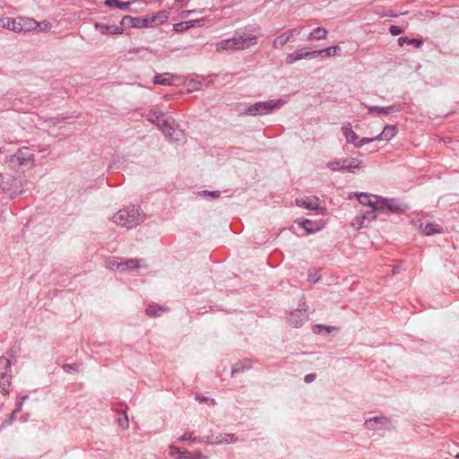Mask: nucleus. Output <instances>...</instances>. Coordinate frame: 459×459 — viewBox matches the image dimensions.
Instances as JSON below:
<instances>
[{"mask_svg":"<svg viewBox=\"0 0 459 459\" xmlns=\"http://www.w3.org/2000/svg\"><path fill=\"white\" fill-rule=\"evenodd\" d=\"M257 42V38L250 29H238L232 38L221 40L217 44V49L240 50L246 49Z\"/></svg>","mask_w":459,"mask_h":459,"instance_id":"nucleus-1","label":"nucleus"},{"mask_svg":"<svg viewBox=\"0 0 459 459\" xmlns=\"http://www.w3.org/2000/svg\"><path fill=\"white\" fill-rule=\"evenodd\" d=\"M145 219V214L140 210L139 207L135 205H129L123 209H120L117 213L113 216V221L120 226L126 227L127 229H132L141 222H143Z\"/></svg>","mask_w":459,"mask_h":459,"instance_id":"nucleus-2","label":"nucleus"},{"mask_svg":"<svg viewBox=\"0 0 459 459\" xmlns=\"http://www.w3.org/2000/svg\"><path fill=\"white\" fill-rule=\"evenodd\" d=\"M376 204L374 212L382 214H403L408 206L402 204L396 198H385L382 196H375Z\"/></svg>","mask_w":459,"mask_h":459,"instance_id":"nucleus-3","label":"nucleus"},{"mask_svg":"<svg viewBox=\"0 0 459 459\" xmlns=\"http://www.w3.org/2000/svg\"><path fill=\"white\" fill-rule=\"evenodd\" d=\"M5 162L13 169L30 168L34 164V153L29 147H22L14 154L6 156Z\"/></svg>","mask_w":459,"mask_h":459,"instance_id":"nucleus-4","label":"nucleus"},{"mask_svg":"<svg viewBox=\"0 0 459 459\" xmlns=\"http://www.w3.org/2000/svg\"><path fill=\"white\" fill-rule=\"evenodd\" d=\"M149 120L155 124L160 129H161L163 134L169 137L171 141H178V136H173V134H176V129L173 123L169 118L165 117L164 113L151 111L149 114Z\"/></svg>","mask_w":459,"mask_h":459,"instance_id":"nucleus-5","label":"nucleus"},{"mask_svg":"<svg viewBox=\"0 0 459 459\" xmlns=\"http://www.w3.org/2000/svg\"><path fill=\"white\" fill-rule=\"evenodd\" d=\"M282 100H271L268 101H259L253 105H250L245 111V115L248 116H263L273 112L281 107Z\"/></svg>","mask_w":459,"mask_h":459,"instance_id":"nucleus-6","label":"nucleus"},{"mask_svg":"<svg viewBox=\"0 0 459 459\" xmlns=\"http://www.w3.org/2000/svg\"><path fill=\"white\" fill-rule=\"evenodd\" d=\"M120 24L123 28H149L151 27L149 22V16H138L133 17L130 15H126L122 18Z\"/></svg>","mask_w":459,"mask_h":459,"instance_id":"nucleus-7","label":"nucleus"},{"mask_svg":"<svg viewBox=\"0 0 459 459\" xmlns=\"http://www.w3.org/2000/svg\"><path fill=\"white\" fill-rule=\"evenodd\" d=\"M391 420L386 417H373L364 423L368 429H385L391 426Z\"/></svg>","mask_w":459,"mask_h":459,"instance_id":"nucleus-8","label":"nucleus"},{"mask_svg":"<svg viewBox=\"0 0 459 459\" xmlns=\"http://www.w3.org/2000/svg\"><path fill=\"white\" fill-rule=\"evenodd\" d=\"M307 318L306 309H295L287 317L289 325L295 328L300 327Z\"/></svg>","mask_w":459,"mask_h":459,"instance_id":"nucleus-9","label":"nucleus"},{"mask_svg":"<svg viewBox=\"0 0 459 459\" xmlns=\"http://www.w3.org/2000/svg\"><path fill=\"white\" fill-rule=\"evenodd\" d=\"M95 28L100 30V32L103 35H116L122 34L124 32V28L120 24V26L113 24L108 25L100 22L95 23Z\"/></svg>","mask_w":459,"mask_h":459,"instance_id":"nucleus-10","label":"nucleus"},{"mask_svg":"<svg viewBox=\"0 0 459 459\" xmlns=\"http://www.w3.org/2000/svg\"><path fill=\"white\" fill-rule=\"evenodd\" d=\"M314 58L313 50L312 51H304V49H299L294 53L287 55L285 58V62L288 65L294 64L295 62L301 59H311Z\"/></svg>","mask_w":459,"mask_h":459,"instance_id":"nucleus-11","label":"nucleus"},{"mask_svg":"<svg viewBox=\"0 0 459 459\" xmlns=\"http://www.w3.org/2000/svg\"><path fill=\"white\" fill-rule=\"evenodd\" d=\"M299 225L301 226L307 233L311 234L319 231L325 226V223L321 221H312L308 219H303L299 222Z\"/></svg>","mask_w":459,"mask_h":459,"instance_id":"nucleus-12","label":"nucleus"},{"mask_svg":"<svg viewBox=\"0 0 459 459\" xmlns=\"http://www.w3.org/2000/svg\"><path fill=\"white\" fill-rule=\"evenodd\" d=\"M0 25L3 28H6L14 32L22 31V27H21V17L14 19L11 17H4L0 19Z\"/></svg>","mask_w":459,"mask_h":459,"instance_id":"nucleus-13","label":"nucleus"},{"mask_svg":"<svg viewBox=\"0 0 459 459\" xmlns=\"http://www.w3.org/2000/svg\"><path fill=\"white\" fill-rule=\"evenodd\" d=\"M400 106L399 105H391L387 107H378V106H371L368 107V113L369 114H377L380 116H387L394 112L400 111Z\"/></svg>","mask_w":459,"mask_h":459,"instance_id":"nucleus-14","label":"nucleus"},{"mask_svg":"<svg viewBox=\"0 0 459 459\" xmlns=\"http://www.w3.org/2000/svg\"><path fill=\"white\" fill-rule=\"evenodd\" d=\"M144 262L143 259L138 258H123L124 270L123 272H129L137 270L139 268H146L147 264H143Z\"/></svg>","mask_w":459,"mask_h":459,"instance_id":"nucleus-15","label":"nucleus"},{"mask_svg":"<svg viewBox=\"0 0 459 459\" xmlns=\"http://www.w3.org/2000/svg\"><path fill=\"white\" fill-rule=\"evenodd\" d=\"M343 135L346 138L347 143L353 144L357 148V143L359 141V137L352 130L350 123L343 124L342 126Z\"/></svg>","mask_w":459,"mask_h":459,"instance_id":"nucleus-16","label":"nucleus"},{"mask_svg":"<svg viewBox=\"0 0 459 459\" xmlns=\"http://www.w3.org/2000/svg\"><path fill=\"white\" fill-rule=\"evenodd\" d=\"M341 48L339 46L330 47L325 49L313 50L314 58L317 56L330 57L341 55Z\"/></svg>","mask_w":459,"mask_h":459,"instance_id":"nucleus-17","label":"nucleus"},{"mask_svg":"<svg viewBox=\"0 0 459 459\" xmlns=\"http://www.w3.org/2000/svg\"><path fill=\"white\" fill-rule=\"evenodd\" d=\"M357 199L362 205H367L371 208V212H374V206L376 204V195H369L368 193H358L356 194Z\"/></svg>","mask_w":459,"mask_h":459,"instance_id":"nucleus-18","label":"nucleus"},{"mask_svg":"<svg viewBox=\"0 0 459 459\" xmlns=\"http://www.w3.org/2000/svg\"><path fill=\"white\" fill-rule=\"evenodd\" d=\"M397 132L398 129L395 125H387L384 127L383 131L378 135H377V138L378 140L389 141L395 136Z\"/></svg>","mask_w":459,"mask_h":459,"instance_id":"nucleus-19","label":"nucleus"},{"mask_svg":"<svg viewBox=\"0 0 459 459\" xmlns=\"http://www.w3.org/2000/svg\"><path fill=\"white\" fill-rule=\"evenodd\" d=\"M251 367H252V362L249 359H244L242 361H238L232 366L231 377H235L237 376V374H238L240 372H244L246 370H248L251 368Z\"/></svg>","mask_w":459,"mask_h":459,"instance_id":"nucleus-20","label":"nucleus"},{"mask_svg":"<svg viewBox=\"0 0 459 459\" xmlns=\"http://www.w3.org/2000/svg\"><path fill=\"white\" fill-rule=\"evenodd\" d=\"M21 27H22V31L34 30L40 27V22L32 18L21 17Z\"/></svg>","mask_w":459,"mask_h":459,"instance_id":"nucleus-21","label":"nucleus"},{"mask_svg":"<svg viewBox=\"0 0 459 459\" xmlns=\"http://www.w3.org/2000/svg\"><path fill=\"white\" fill-rule=\"evenodd\" d=\"M348 159L333 160L327 163V168L333 171H347Z\"/></svg>","mask_w":459,"mask_h":459,"instance_id":"nucleus-22","label":"nucleus"},{"mask_svg":"<svg viewBox=\"0 0 459 459\" xmlns=\"http://www.w3.org/2000/svg\"><path fill=\"white\" fill-rule=\"evenodd\" d=\"M420 229L422 230V232L426 236H432L434 234L441 233L443 231L442 227L436 223H421Z\"/></svg>","mask_w":459,"mask_h":459,"instance_id":"nucleus-23","label":"nucleus"},{"mask_svg":"<svg viewBox=\"0 0 459 459\" xmlns=\"http://www.w3.org/2000/svg\"><path fill=\"white\" fill-rule=\"evenodd\" d=\"M172 78L173 74L170 73L158 74L153 77L152 82L157 85H171Z\"/></svg>","mask_w":459,"mask_h":459,"instance_id":"nucleus-24","label":"nucleus"},{"mask_svg":"<svg viewBox=\"0 0 459 459\" xmlns=\"http://www.w3.org/2000/svg\"><path fill=\"white\" fill-rule=\"evenodd\" d=\"M327 37V30L323 27L314 29L307 36L308 40H321Z\"/></svg>","mask_w":459,"mask_h":459,"instance_id":"nucleus-25","label":"nucleus"},{"mask_svg":"<svg viewBox=\"0 0 459 459\" xmlns=\"http://www.w3.org/2000/svg\"><path fill=\"white\" fill-rule=\"evenodd\" d=\"M134 0H130L127 2H123L119 0H105L104 4L108 7H117L120 10H128L132 2Z\"/></svg>","mask_w":459,"mask_h":459,"instance_id":"nucleus-26","label":"nucleus"},{"mask_svg":"<svg viewBox=\"0 0 459 459\" xmlns=\"http://www.w3.org/2000/svg\"><path fill=\"white\" fill-rule=\"evenodd\" d=\"M169 13L168 11L163 10V11L158 12L157 13H155L152 16H149L150 25L152 26V23H154V22H158L159 24L163 23L164 22H166L169 19Z\"/></svg>","mask_w":459,"mask_h":459,"instance_id":"nucleus-27","label":"nucleus"},{"mask_svg":"<svg viewBox=\"0 0 459 459\" xmlns=\"http://www.w3.org/2000/svg\"><path fill=\"white\" fill-rule=\"evenodd\" d=\"M397 41L399 46L408 44L412 45L417 48H420L423 45V40L421 39H409L408 37H400Z\"/></svg>","mask_w":459,"mask_h":459,"instance_id":"nucleus-28","label":"nucleus"},{"mask_svg":"<svg viewBox=\"0 0 459 459\" xmlns=\"http://www.w3.org/2000/svg\"><path fill=\"white\" fill-rule=\"evenodd\" d=\"M347 171L352 174H356V169L363 167L362 160L357 158L348 159V162L346 163Z\"/></svg>","mask_w":459,"mask_h":459,"instance_id":"nucleus-29","label":"nucleus"},{"mask_svg":"<svg viewBox=\"0 0 459 459\" xmlns=\"http://www.w3.org/2000/svg\"><path fill=\"white\" fill-rule=\"evenodd\" d=\"M238 440V437L235 436V434H224V435H219L216 437V444H230L236 442Z\"/></svg>","mask_w":459,"mask_h":459,"instance_id":"nucleus-30","label":"nucleus"},{"mask_svg":"<svg viewBox=\"0 0 459 459\" xmlns=\"http://www.w3.org/2000/svg\"><path fill=\"white\" fill-rule=\"evenodd\" d=\"M318 199H307L302 202L301 206H304L305 208L308 210H317L319 208V204H317Z\"/></svg>","mask_w":459,"mask_h":459,"instance_id":"nucleus-31","label":"nucleus"},{"mask_svg":"<svg viewBox=\"0 0 459 459\" xmlns=\"http://www.w3.org/2000/svg\"><path fill=\"white\" fill-rule=\"evenodd\" d=\"M287 40L285 39V35L281 34L280 36L276 37L273 41V48L276 49L281 48L285 44H287Z\"/></svg>","mask_w":459,"mask_h":459,"instance_id":"nucleus-32","label":"nucleus"},{"mask_svg":"<svg viewBox=\"0 0 459 459\" xmlns=\"http://www.w3.org/2000/svg\"><path fill=\"white\" fill-rule=\"evenodd\" d=\"M16 413L13 411L8 414L5 418V420L1 423L0 425V431L7 428L8 426L12 425L13 421L15 420Z\"/></svg>","mask_w":459,"mask_h":459,"instance_id":"nucleus-33","label":"nucleus"},{"mask_svg":"<svg viewBox=\"0 0 459 459\" xmlns=\"http://www.w3.org/2000/svg\"><path fill=\"white\" fill-rule=\"evenodd\" d=\"M124 264H123V258H120V257H114L110 262H109V267L111 269H117L119 270L120 272H123L124 270Z\"/></svg>","mask_w":459,"mask_h":459,"instance_id":"nucleus-34","label":"nucleus"},{"mask_svg":"<svg viewBox=\"0 0 459 459\" xmlns=\"http://www.w3.org/2000/svg\"><path fill=\"white\" fill-rule=\"evenodd\" d=\"M162 308L160 307H158V306H149L147 308H146V315L149 316L150 317H155V316H160V312Z\"/></svg>","mask_w":459,"mask_h":459,"instance_id":"nucleus-35","label":"nucleus"},{"mask_svg":"<svg viewBox=\"0 0 459 459\" xmlns=\"http://www.w3.org/2000/svg\"><path fill=\"white\" fill-rule=\"evenodd\" d=\"M82 366V363L64 364L62 368L65 373H70L72 370L79 371Z\"/></svg>","mask_w":459,"mask_h":459,"instance_id":"nucleus-36","label":"nucleus"},{"mask_svg":"<svg viewBox=\"0 0 459 459\" xmlns=\"http://www.w3.org/2000/svg\"><path fill=\"white\" fill-rule=\"evenodd\" d=\"M170 449H173L177 452L178 456L177 459H193L192 455H190L187 451H181L179 448L175 446H170Z\"/></svg>","mask_w":459,"mask_h":459,"instance_id":"nucleus-37","label":"nucleus"},{"mask_svg":"<svg viewBox=\"0 0 459 459\" xmlns=\"http://www.w3.org/2000/svg\"><path fill=\"white\" fill-rule=\"evenodd\" d=\"M204 21H205V19L201 18V19L186 21V22L187 25V29H190L196 25L202 26L204 24Z\"/></svg>","mask_w":459,"mask_h":459,"instance_id":"nucleus-38","label":"nucleus"},{"mask_svg":"<svg viewBox=\"0 0 459 459\" xmlns=\"http://www.w3.org/2000/svg\"><path fill=\"white\" fill-rule=\"evenodd\" d=\"M200 195H203V196H211L212 198H218L221 196V191L219 190H213V191H208V190H204L200 193Z\"/></svg>","mask_w":459,"mask_h":459,"instance_id":"nucleus-39","label":"nucleus"},{"mask_svg":"<svg viewBox=\"0 0 459 459\" xmlns=\"http://www.w3.org/2000/svg\"><path fill=\"white\" fill-rule=\"evenodd\" d=\"M173 30L176 32H183L188 29L186 22H180L173 25Z\"/></svg>","mask_w":459,"mask_h":459,"instance_id":"nucleus-40","label":"nucleus"},{"mask_svg":"<svg viewBox=\"0 0 459 459\" xmlns=\"http://www.w3.org/2000/svg\"><path fill=\"white\" fill-rule=\"evenodd\" d=\"M376 140H378L377 138V136H375V137H363V138H360L359 141L357 143V148H359V147L363 146L364 144L372 143V142H374Z\"/></svg>","mask_w":459,"mask_h":459,"instance_id":"nucleus-41","label":"nucleus"},{"mask_svg":"<svg viewBox=\"0 0 459 459\" xmlns=\"http://www.w3.org/2000/svg\"><path fill=\"white\" fill-rule=\"evenodd\" d=\"M195 400L199 401L200 403H208L214 404L215 401L212 398L204 396L202 394H195Z\"/></svg>","mask_w":459,"mask_h":459,"instance_id":"nucleus-42","label":"nucleus"},{"mask_svg":"<svg viewBox=\"0 0 459 459\" xmlns=\"http://www.w3.org/2000/svg\"><path fill=\"white\" fill-rule=\"evenodd\" d=\"M389 32L393 36H398V35H400V34H402L403 32V30L401 27H399V26L391 25L390 28H389Z\"/></svg>","mask_w":459,"mask_h":459,"instance_id":"nucleus-43","label":"nucleus"},{"mask_svg":"<svg viewBox=\"0 0 459 459\" xmlns=\"http://www.w3.org/2000/svg\"><path fill=\"white\" fill-rule=\"evenodd\" d=\"M195 437L194 436V432H186L179 438V441H195Z\"/></svg>","mask_w":459,"mask_h":459,"instance_id":"nucleus-44","label":"nucleus"},{"mask_svg":"<svg viewBox=\"0 0 459 459\" xmlns=\"http://www.w3.org/2000/svg\"><path fill=\"white\" fill-rule=\"evenodd\" d=\"M118 421V424L119 426L123 429H126L128 428L129 426V421H128V419H127V416L125 415L124 418H118L117 420Z\"/></svg>","mask_w":459,"mask_h":459,"instance_id":"nucleus-45","label":"nucleus"},{"mask_svg":"<svg viewBox=\"0 0 459 459\" xmlns=\"http://www.w3.org/2000/svg\"><path fill=\"white\" fill-rule=\"evenodd\" d=\"M27 398H28V396H27V395L22 396V397L21 398V400L16 403V405H15V409H14V411H13V412H14V413H16V414H17V413H19V412H21V411H22V403H23V402H24Z\"/></svg>","mask_w":459,"mask_h":459,"instance_id":"nucleus-46","label":"nucleus"},{"mask_svg":"<svg viewBox=\"0 0 459 459\" xmlns=\"http://www.w3.org/2000/svg\"><path fill=\"white\" fill-rule=\"evenodd\" d=\"M204 9H202L201 11H197V10H187V11H182L180 13H179V17L182 18V19H185V18H187L189 16L190 13H202L204 12Z\"/></svg>","mask_w":459,"mask_h":459,"instance_id":"nucleus-47","label":"nucleus"},{"mask_svg":"<svg viewBox=\"0 0 459 459\" xmlns=\"http://www.w3.org/2000/svg\"><path fill=\"white\" fill-rule=\"evenodd\" d=\"M294 31H297V29H291L283 32V35H285V39L288 42L294 38Z\"/></svg>","mask_w":459,"mask_h":459,"instance_id":"nucleus-48","label":"nucleus"},{"mask_svg":"<svg viewBox=\"0 0 459 459\" xmlns=\"http://www.w3.org/2000/svg\"><path fill=\"white\" fill-rule=\"evenodd\" d=\"M316 328L319 329L318 333H321L322 330H325L326 333H331L332 330L336 329L334 326H326L323 325H316Z\"/></svg>","mask_w":459,"mask_h":459,"instance_id":"nucleus-49","label":"nucleus"},{"mask_svg":"<svg viewBox=\"0 0 459 459\" xmlns=\"http://www.w3.org/2000/svg\"><path fill=\"white\" fill-rule=\"evenodd\" d=\"M316 377V375L315 373H309V374H307L304 377V381L307 383V384H309L311 382H313Z\"/></svg>","mask_w":459,"mask_h":459,"instance_id":"nucleus-50","label":"nucleus"},{"mask_svg":"<svg viewBox=\"0 0 459 459\" xmlns=\"http://www.w3.org/2000/svg\"><path fill=\"white\" fill-rule=\"evenodd\" d=\"M400 14L394 13L393 10H389L385 13V16L387 17H398Z\"/></svg>","mask_w":459,"mask_h":459,"instance_id":"nucleus-51","label":"nucleus"},{"mask_svg":"<svg viewBox=\"0 0 459 459\" xmlns=\"http://www.w3.org/2000/svg\"><path fill=\"white\" fill-rule=\"evenodd\" d=\"M192 458L193 459H202L203 458V455L200 451H195L193 455H192Z\"/></svg>","mask_w":459,"mask_h":459,"instance_id":"nucleus-52","label":"nucleus"},{"mask_svg":"<svg viewBox=\"0 0 459 459\" xmlns=\"http://www.w3.org/2000/svg\"><path fill=\"white\" fill-rule=\"evenodd\" d=\"M42 24H43L42 27L41 26L39 27L40 30H48V28H50V24L48 22H43Z\"/></svg>","mask_w":459,"mask_h":459,"instance_id":"nucleus-53","label":"nucleus"},{"mask_svg":"<svg viewBox=\"0 0 459 459\" xmlns=\"http://www.w3.org/2000/svg\"><path fill=\"white\" fill-rule=\"evenodd\" d=\"M5 363H6V367H7V368H8V367H10L11 362H10V360H9V359H5Z\"/></svg>","mask_w":459,"mask_h":459,"instance_id":"nucleus-54","label":"nucleus"},{"mask_svg":"<svg viewBox=\"0 0 459 459\" xmlns=\"http://www.w3.org/2000/svg\"><path fill=\"white\" fill-rule=\"evenodd\" d=\"M394 273H399V267H394Z\"/></svg>","mask_w":459,"mask_h":459,"instance_id":"nucleus-55","label":"nucleus"},{"mask_svg":"<svg viewBox=\"0 0 459 459\" xmlns=\"http://www.w3.org/2000/svg\"><path fill=\"white\" fill-rule=\"evenodd\" d=\"M299 30H297V31H294V36H295L296 34H299Z\"/></svg>","mask_w":459,"mask_h":459,"instance_id":"nucleus-56","label":"nucleus"},{"mask_svg":"<svg viewBox=\"0 0 459 459\" xmlns=\"http://www.w3.org/2000/svg\"><path fill=\"white\" fill-rule=\"evenodd\" d=\"M455 458L459 459V453L455 455Z\"/></svg>","mask_w":459,"mask_h":459,"instance_id":"nucleus-57","label":"nucleus"},{"mask_svg":"<svg viewBox=\"0 0 459 459\" xmlns=\"http://www.w3.org/2000/svg\"><path fill=\"white\" fill-rule=\"evenodd\" d=\"M0 178H2V174L0 173Z\"/></svg>","mask_w":459,"mask_h":459,"instance_id":"nucleus-58","label":"nucleus"}]
</instances>
